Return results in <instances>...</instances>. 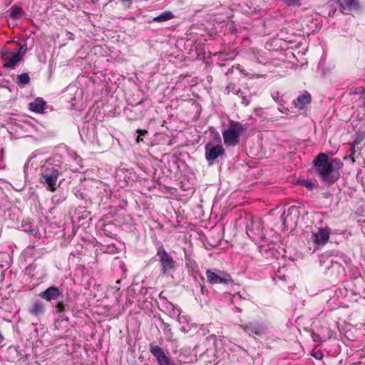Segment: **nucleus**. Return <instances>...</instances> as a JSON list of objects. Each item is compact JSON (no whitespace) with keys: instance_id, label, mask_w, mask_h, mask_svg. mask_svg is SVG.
<instances>
[{"instance_id":"f257e3e1","label":"nucleus","mask_w":365,"mask_h":365,"mask_svg":"<svg viewBox=\"0 0 365 365\" xmlns=\"http://www.w3.org/2000/svg\"><path fill=\"white\" fill-rule=\"evenodd\" d=\"M68 169L67 165L58 159L53 158L47 162L43 168L39 177L40 183L50 192H55L61 184L62 180L58 182V178Z\"/></svg>"},{"instance_id":"f03ea898","label":"nucleus","mask_w":365,"mask_h":365,"mask_svg":"<svg viewBox=\"0 0 365 365\" xmlns=\"http://www.w3.org/2000/svg\"><path fill=\"white\" fill-rule=\"evenodd\" d=\"M314 163L322 181L332 184L339 179L340 173L334 166V160H329L325 153L319 154Z\"/></svg>"},{"instance_id":"7ed1b4c3","label":"nucleus","mask_w":365,"mask_h":365,"mask_svg":"<svg viewBox=\"0 0 365 365\" xmlns=\"http://www.w3.org/2000/svg\"><path fill=\"white\" fill-rule=\"evenodd\" d=\"M246 125L238 121L230 120L229 127L222 131V138L226 146H235L240 142V135L245 131Z\"/></svg>"},{"instance_id":"20e7f679","label":"nucleus","mask_w":365,"mask_h":365,"mask_svg":"<svg viewBox=\"0 0 365 365\" xmlns=\"http://www.w3.org/2000/svg\"><path fill=\"white\" fill-rule=\"evenodd\" d=\"M156 257L160 264V274L163 276L171 275L176 270L178 266L176 261L163 246L158 247Z\"/></svg>"},{"instance_id":"39448f33","label":"nucleus","mask_w":365,"mask_h":365,"mask_svg":"<svg viewBox=\"0 0 365 365\" xmlns=\"http://www.w3.org/2000/svg\"><path fill=\"white\" fill-rule=\"evenodd\" d=\"M247 235L254 241L261 242L265 238L263 222L259 218H252L247 225Z\"/></svg>"},{"instance_id":"423d86ee","label":"nucleus","mask_w":365,"mask_h":365,"mask_svg":"<svg viewBox=\"0 0 365 365\" xmlns=\"http://www.w3.org/2000/svg\"><path fill=\"white\" fill-rule=\"evenodd\" d=\"M207 281L212 284H227L232 282L230 274L219 269H207L205 272Z\"/></svg>"},{"instance_id":"0eeeda50","label":"nucleus","mask_w":365,"mask_h":365,"mask_svg":"<svg viewBox=\"0 0 365 365\" xmlns=\"http://www.w3.org/2000/svg\"><path fill=\"white\" fill-rule=\"evenodd\" d=\"M22 56L19 51L13 52L2 51L1 59L4 61L3 68H13L21 59Z\"/></svg>"},{"instance_id":"6e6552de","label":"nucleus","mask_w":365,"mask_h":365,"mask_svg":"<svg viewBox=\"0 0 365 365\" xmlns=\"http://www.w3.org/2000/svg\"><path fill=\"white\" fill-rule=\"evenodd\" d=\"M239 327L244 330V331L249 336H262L266 332V327L262 323L259 322H250L246 324H239Z\"/></svg>"},{"instance_id":"1a4fd4ad","label":"nucleus","mask_w":365,"mask_h":365,"mask_svg":"<svg viewBox=\"0 0 365 365\" xmlns=\"http://www.w3.org/2000/svg\"><path fill=\"white\" fill-rule=\"evenodd\" d=\"M149 350L156 359L158 365H174L171 363L170 359L165 354L164 350L159 346L150 344Z\"/></svg>"},{"instance_id":"9d476101","label":"nucleus","mask_w":365,"mask_h":365,"mask_svg":"<svg viewBox=\"0 0 365 365\" xmlns=\"http://www.w3.org/2000/svg\"><path fill=\"white\" fill-rule=\"evenodd\" d=\"M338 4L341 11L344 14L357 12L361 9L359 0H340Z\"/></svg>"},{"instance_id":"9b49d317","label":"nucleus","mask_w":365,"mask_h":365,"mask_svg":"<svg viewBox=\"0 0 365 365\" xmlns=\"http://www.w3.org/2000/svg\"><path fill=\"white\" fill-rule=\"evenodd\" d=\"M224 154L225 150L221 145L212 147L209 145H205V158L209 162V165H212L215 160Z\"/></svg>"},{"instance_id":"f8f14e48","label":"nucleus","mask_w":365,"mask_h":365,"mask_svg":"<svg viewBox=\"0 0 365 365\" xmlns=\"http://www.w3.org/2000/svg\"><path fill=\"white\" fill-rule=\"evenodd\" d=\"M330 235V229L325 227L321 228L317 232H312V239L317 246H324L329 240Z\"/></svg>"},{"instance_id":"ddd939ff","label":"nucleus","mask_w":365,"mask_h":365,"mask_svg":"<svg viewBox=\"0 0 365 365\" xmlns=\"http://www.w3.org/2000/svg\"><path fill=\"white\" fill-rule=\"evenodd\" d=\"M61 294V292L57 287L51 286L46 290L41 292L39 293V297L47 302H50L51 300L57 299Z\"/></svg>"},{"instance_id":"4468645a","label":"nucleus","mask_w":365,"mask_h":365,"mask_svg":"<svg viewBox=\"0 0 365 365\" xmlns=\"http://www.w3.org/2000/svg\"><path fill=\"white\" fill-rule=\"evenodd\" d=\"M29 108L31 111L42 113L46 108V102L42 98H38L29 104Z\"/></svg>"},{"instance_id":"2eb2a0df","label":"nucleus","mask_w":365,"mask_h":365,"mask_svg":"<svg viewBox=\"0 0 365 365\" xmlns=\"http://www.w3.org/2000/svg\"><path fill=\"white\" fill-rule=\"evenodd\" d=\"M5 215L8 217V218L12 222H19L21 217V212L17 207H14L7 210L5 212Z\"/></svg>"},{"instance_id":"dca6fc26","label":"nucleus","mask_w":365,"mask_h":365,"mask_svg":"<svg viewBox=\"0 0 365 365\" xmlns=\"http://www.w3.org/2000/svg\"><path fill=\"white\" fill-rule=\"evenodd\" d=\"M311 101V96L309 93H305L298 96L297 100L294 101L295 106L299 109L303 108V107L309 103Z\"/></svg>"},{"instance_id":"f3484780","label":"nucleus","mask_w":365,"mask_h":365,"mask_svg":"<svg viewBox=\"0 0 365 365\" xmlns=\"http://www.w3.org/2000/svg\"><path fill=\"white\" fill-rule=\"evenodd\" d=\"M45 308L43 304L40 302H36L31 308L29 309V312L33 315L38 317L44 313Z\"/></svg>"},{"instance_id":"a211bd4d","label":"nucleus","mask_w":365,"mask_h":365,"mask_svg":"<svg viewBox=\"0 0 365 365\" xmlns=\"http://www.w3.org/2000/svg\"><path fill=\"white\" fill-rule=\"evenodd\" d=\"M174 17L173 14L170 11H165L153 19L155 22H164L172 19Z\"/></svg>"},{"instance_id":"6ab92c4d","label":"nucleus","mask_w":365,"mask_h":365,"mask_svg":"<svg viewBox=\"0 0 365 365\" xmlns=\"http://www.w3.org/2000/svg\"><path fill=\"white\" fill-rule=\"evenodd\" d=\"M24 13L21 7L13 6L10 9V16L14 19H20Z\"/></svg>"},{"instance_id":"aec40b11","label":"nucleus","mask_w":365,"mask_h":365,"mask_svg":"<svg viewBox=\"0 0 365 365\" xmlns=\"http://www.w3.org/2000/svg\"><path fill=\"white\" fill-rule=\"evenodd\" d=\"M30 82V77L28 73H22L17 76V83L25 86Z\"/></svg>"},{"instance_id":"412c9836","label":"nucleus","mask_w":365,"mask_h":365,"mask_svg":"<svg viewBox=\"0 0 365 365\" xmlns=\"http://www.w3.org/2000/svg\"><path fill=\"white\" fill-rule=\"evenodd\" d=\"M292 214H295V215H298L299 214V210H298V207H295V206H292L290 207L288 210H287V216L288 217L289 215H291ZM287 218L286 217L285 219H284V224L286 223L287 222Z\"/></svg>"},{"instance_id":"4be33fe9","label":"nucleus","mask_w":365,"mask_h":365,"mask_svg":"<svg viewBox=\"0 0 365 365\" xmlns=\"http://www.w3.org/2000/svg\"><path fill=\"white\" fill-rule=\"evenodd\" d=\"M137 133L139 134L138 135V137L136 138V143H139L140 142H142L143 140V138H141V135H145L148 132L146 130H140V129H138L137 130Z\"/></svg>"},{"instance_id":"5701e85b","label":"nucleus","mask_w":365,"mask_h":365,"mask_svg":"<svg viewBox=\"0 0 365 365\" xmlns=\"http://www.w3.org/2000/svg\"><path fill=\"white\" fill-rule=\"evenodd\" d=\"M237 299H248V298H247L246 297H242L240 292H237V293H235L232 296L231 302L232 304H235L237 302Z\"/></svg>"},{"instance_id":"b1692460","label":"nucleus","mask_w":365,"mask_h":365,"mask_svg":"<svg viewBox=\"0 0 365 365\" xmlns=\"http://www.w3.org/2000/svg\"><path fill=\"white\" fill-rule=\"evenodd\" d=\"M302 184L306 187H307L309 190H312L313 188H314L316 187L314 183H313L310 181H308V180H304Z\"/></svg>"},{"instance_id":"393cba45","label":"nucleus","mask_w":365,"mask_h":365,"mask_svg":"<svg viewBox=\"0 0 365 365\" xmlns=\"http://www.w3.org/2000/svg\"><path fill=\"white\" fill-rule=\"evenodd\" d=\"M312 355L314 358H316L317 359H322L323 358V356H324L323 353L321 351H319V350H318L317 351H314V352H312Z\"/></svg>"},{"instance_id":"a878e982","label":"nucleus","mask_w":365,"mask_h":365,"mask_svg":"<svg viewBox=\"0 0 365 365\" xmlns=\"http://www.w3.org/2000/svg\"><path fill=\"white\" fill-rule=\"evenodd\" d=\"M288 5H299L301 0H284Z\"/></svg>"},{"instance_id":"bb28decb","label":"nucleus","mask_w":365,"mask_h":365,"mask_svg":"<svg viewBox=\"0 0 365 365\" xmlns=\"http://www.w3.org/2000/svg\"><path fill=\"white\" fill-rule=\"evenodd\" d=\"M56 309L58 312H61L64 309V305L63 302H58L56 305Z\"/></svg>"},{"instance_id":"cd10ccee","label":"nucleus","mask_w":365,"mask_h":365,"mask_svg":"<svg viewBox=\"0 0 365 365\" xmlns=\"http://www.w3.org/2000/svg\"><path fill=\"white\" fill-rule=\"evenodd\" d=\"M242 103L245 106H247L250 103V100L244 95L242 96Z\"/></svg>"},{"instance_id":"c85d7f7f","label":"nucleus","mask_w":365,"mask_h":365,"mask_svg":"<svg viewBox=\"0 0 365 365\" xmlns=\"http://www.w3.org/2000/svg\"><path fill=\"white\" fill-rule=\"evenodd\" d=\"M330 263H331V267H340V264H339L337 262H335L334 261L333 259H331L330 260Z\"/></svg>"},{"instance_id":"c756f323","label":"nucleus","mask_w":365,"mask_h":365,"mask_svg":"<svg viewBox=\"0 0 365 365\" xmlns=\"http://www.w3.org/2000/svg\"><path fill=\"white\" fill-rule=\"evenodd\" d=\"M312 338H313V340H314V341H321V340H320V336H319V335H318V334H312Z\"/></svg>"},{"instance_id":"7c9ffc66","label":"nucleus","mask_w":365,"mask_h":365,"mask_svg":"<svg viewBox=\"0 0 365 365\" xmlns=\"http://www.w3.org/2000/svg\"><path fill=\"white\" fill-rule=\"evenodd\" d=\"M235 93H236L237 96H239L241 98H242V96H244L243 92H242V91H241V90H240V89L237 90V91H236V92H235Z\"/></svg>"},{"instance_id":"2f4dec72","label":"nucleus","mask_w":365,"mask_h":365,"mask_svg":"<svg viewBox=\"0 0 365 365\" xmlns=\"http://www.w3.org/2000/svg\"><path fill=\"white\" fill-rule=\"evenodd\" d=\"M351 155H354V152H355V151H354V146H352V147H351Z\"/></svg>"},{"instance_id":"473e14b6","label":"nucleus","mask_w":365,"mask_h":365,"mask_svg":"<svg viewBox=\"0 0 365 365\" xmlns=\"http://www.w3.org/2000/svg\"><path fill=\"white\" fill-rule=\"evenodd\" d=\"M236 309H237V312L238 313H241V312H242V309H241L240 308L237 307V308H236Z\"/></svg>"},{"instance_id":"72a5a7b5","label":"nucleus","mask_w":365,"mask_h":365,"mask_svg":"<svg viewBox=\"0 0 365 365\" xmlns=\"http://www.w3.org/2000/svg\"><path fill=\"white\" fill-rule=\"evenodd\" d=\"M24 47L26 48V46H21L19 51L20 52L21 50H24Z\"/></svg>"},{"instance_id":"f704fd0d","label":"nucleus","mask_w":365,"mask_h":365,"mask_svg":"<svg viewBox=\"0 0 365 365\" xmlns=\"http://www.w3.org/2000/svg\"><path fill=\"white\" fill-rule=\"evenodd\" d=\"M121 1H123V2H131L133 0H120Z\"/></svg>"}]
</instances>
